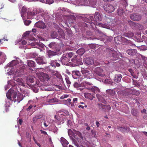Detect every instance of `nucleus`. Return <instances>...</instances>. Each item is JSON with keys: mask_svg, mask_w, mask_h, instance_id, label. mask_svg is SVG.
I'll return each instance as SVG.
<instances>
[{"mask_svg": "<svg viewBox=\"0 0 147 147\" xmlns=\"http://www.w3.org/2000/svg\"><path fill=\"white\" fill-rule=\"evenodd\" d=\"M108 53V56L110 57L111 61H114L118 59L119 56L116 51L114 50L113 49L109 48L107 50Z\"/></svg>", "mask_w": 147, "mask_h": 147, "instance_id": "1", "label": "nucleus"}, {"mask_svg": "<svg viewBox=\"0 0 147 147\" xmlns=\"http://www.w3.org/2000/svg\"><path fill=\"white\" fill-rule=\"evenodd\" d=\"M125 36H117V37H115L114 40L117 43L120 44L122 43L124 45H127L130 43V41L127 39L125 38Z\"/></svg>", "mask_w": 147, "mask_h": 147, "instance_id": "2", "label": "nucleus"}, {"mask_svg": "<svg viewBox=\"0 0 147 147\" xmlns=\"http://www.w3.org/2000/svg\"><path fill=\"white\" fill-rule=\"evenodd\" d=\"M17 92L16 90L10 89L6 94V96L7 98L11 101H13V99H16L17 96Z\"/></svg>", "mask_w": 147, "mask_h": 147, "instance_id": "3", "label": "nucleus"}, {"mask_svg": "<svg viewBox=\"0 0 147 147\" xmlns=\"http://www.w3.org/2000/svg\"><path fill=\"white\" fill-rule=\"evenodd\" d=\"M86 84L90 86L93 85L92 83L85 81L80 84L77 82H75L74 84V88H77L81 86H83L84 87L85 89H86Z\"/></svg>", "mask_w": 147, "mask_h": 147, "instance_id": "4", "label": "nucleus"}, {"mask_svg": "<svg viewBox=\"0 0 147 147\" xmlns=\"http://www.w3.org/2000/svg\"><path fill=\"white\" fill-rule=\"evenodd\" d=\"M60 61L62 64L66 65H70V62L68 63L70 61L69 58L65 55V54H64L60 58Z\"/></svg>", "mask_w": 147, "mask_h": 147, "instance_id": "5", "label": "nucleus"}, {"mask_svg": "<svg viewBox=\"0 0 147 147\" xmlns=\"http://www.w3.org/2000/svg\"><path fill=\"white\" fill-rule=\"evenodd\" d=\"M104 8V10L108 13L112 12L115 9L113 6L110 4H105Z\"/></svg>", "mask_w": 147, "mask_h": 147, "instance_id": "6", "label": "nucleus"}, {"mask_svg": "<svg viewBox=\"0 0 147 147\" xmlns=\"http://www.w3.org/2000/svg\"><path fill=\"white\" fill-rule=\"evenodd\" d=\"M95 73L98 75L103 77L105 75V73L103 69L100 67H97L94 70Z\"/></svg>", "mask_w": 147, "mask_h": 147, "instance_id": "7", "label": "nucleus"}, {"mask_svg": "<svg viewBox=\"0 0 147 147\" xmlns=\"http://www.w3.org/2000/svg\"><path fill=\"white\" fill-rule=\"evenodd\" d=\"M81 72L83 76L85 78H92V75L90 72L86 69H83L81 70Z\"/></svg>", "mask_w": 147, "mask_h": 147, "instance_id": "8", "label": "nucleus"}, {"mask_svg": "<svg viewBox=\"0 0 147 147\" xmlns=\"http://www.w3.org/2000/svg\"><path fill=\"white\" fill-rule=\"evenodd\" d=\"M88 18H85L86 22L91 24L92 23L94 25L97 24V22L94 20L92 16L89 15L88 16Z\"/></svg>", "mask_w": 147, "mask_h": 147, "instance_id": "9", "label": "nucleus"}, {"mask_svg": "<svg viewBox=\"0 0 147 147\" xmlns=\"http://www.w3.org/2000/svg\"><path fill=\"white\" fill-rule=\"evenodd\" d=\"M130 17L132 20L134 21L140 20L141 18V16L137 13H133L131 15Z\"/></svg>", "mask_w": 147, "mask_h": 147, "instance_id": "10", "label": "nucleus"}, {"mask_svg": "<svg viewBox=\"0 0 147 147\" xmlns=\"http://www.w3.org/2000/svg\"><path fill=\"white\" fill-rule=\"evenodd\" d=\"M37 63L39 64H45L47 63V61L45 57L44 56L38 57L36 59Z\"/></svg>", "mask_w": 147, "mask_h": 147, "instance_id": "11", "label": "nucleus"}, {"mask_svg": "<svg viewBox=\"0 0 147 147\" xmlns=\"http://www.w3.org/2000/svg\"><path fill=\"white\" fill-rule=\"evenodd\" d=\"M71 61L73 63H71L70 62V65L71 67L75 66L80 64L79 60L77 59L76 55L74 56V57L71 59Z\"/></svg>", "mask_w": 147, "mask_h": 147, "instance_id": "12", "label": "nucleus"}, {"mask_svg": "<svg viewBox=\"0 0 147 147\" xmlns=\"http://www.w3.org/2000/svg\"><path fill=\"white\" fill-rule=\"evenodd\" d=\"M60 62H61V61L60 60H52L50 64L52 67L55 68L56 67H59L61 66Z\"/></svg>", "mask_w": 147, "mask_h": 147, "instance_id": "13", "label": "nucleus"}, {"mask_svg": "<svg viewBox=\"0 0 147 147\" xmlns=\"http://www.w3.org/2000/svg\"><path fill=\"white\" fill-rule=\"evenodd\" d=\"M32 46H34L35 48L40 49L39 47L43 48L44 47V45L41 42H34L31 43Z\"/></svg>", "mask_w": 147, "mask_h": 147, "instance_id": "14", "label": "nucleus"}, {"mask_svg": "<svg viewBox=\"0 0 147 147\" xmlns=\"http://www.w3.org/2000/svg\"><path fill=\"white\" fill-rule=\"evenodd\" d=\"M106 92L109 96L113 98L115 97L116 93L113 90L110 89L106 90Z\"/></svg>", "mask_w": 147, "mask_h": 147, "instance_id": "15", "label": "nucleus"}, {"mask_svg": "<svg viewBox=\"0 0 147 147\" xmlns=\"http://www.w3.org/2000/svg\"><path fill=\"white\" fill-rule=\"evenodd\" d=\"M28 9L25 6H23L21 9V16L23 18L28 13Z\"/></svg>", "mask_w": 147, "mask_h": 147, "instance_id": "16", "label": "nucleus"}, {"mask_svg": "<svg viewBox=\"0 0 147 147\" xmlns=\"http://www.w3.org/2000/svg\"><path fill=\"white\" fill-rule=\"evenodd\" d=\"M35 26L36 27L42 29L46 27L45 23L41 21H38L36 22L35 24Z\"/></svg>", "mask_w": 147, "mask_h": 147, "instance_id": "17", "label": "nucleus"}, {"mask_svg": "<svg viewBox=\"0 0 147 147\" xmlns=\"http://www.w3.org/2000/svg\"><path fill=\"white\" fill-rule=\"evenodd\" d=\"M84 60L85 63L88 65H91L94 63V60L92 58H86Z\"/></svg>", "mask_w": 147, "mask_h": 147, "instance_id": "18", "label": "nucleus"}, {"mask_svg": "<svg viewBox=\"0 0 147 147\" xmlns=\"http://www.w3.org/2000/svg\"><path fill=\"white\" fill-rule=\"evenodd\" d=\"M84 94L86 98L89 99L91 100H92L94 97V95L93 94L85 93Z\"/></svg>", "mask_w": 147, "mask_h": 147, "instance_id": "19", "label": "nucleus"}, {"mask_svg": "<svg viewBox=\"0 0 147 147\" xmlns=\"http://www.w3.org/2000/svg\"><path fill=\"white\" fill-rule=\"evenodd\" d=\"M122 77L121 75L120 74H117L115 75L114 79V82L119 83L120 82L121 79Z\"/></svg>", "mask_w": 147, "mask_h": 147, "instance_id": "20", "label": "nucleus"}, {"mask_svg": "<svg viewBox=\"0 0 147 147\" xmlns=\"http://www.w3.org/2000/svg\"><path fill=\"white\" fill-rule=\"evenodd\" d=\"M126 52L130 55H134L136 54L137 50L134 49H128L127 50Z\"/></svg>", "mask_w": 147, "mask_h": 147, "instance_id": "21", "label": "nucleus"}, {"mask_svg": "<svg viewBox=\"0 0 147 147\" xmlns=\"http://www.w3.org/2000/svg\"><path fill=\"white\" fill-rule=\"evenodd\" d=\"M94 17L96 20L101 21L102 20V16L98 12H95Z\"/></svg>", "mask_w": 147, "mask_h": 147, "instance_id": "22", "label": "nucleus"}, {"mask_svg": "<svg viewBox=\"0 0 147 147\" xmlns=\"http://www.w3.org/2000/svg\"><path fill=\"white\" fill-rule=\"evenodd\" d=\"M58 32L59 34V38H65L64 33L63 30L61 28H59L58 30Z\"/></svg>", "mask_w": 147, "mask_h": 147, "instance_id": "23", "label": "nucleus"}, {"mask_svg": "<svg viewBox=\"0 0 147 147\" xmlns=\"http://www.w3.org/2000/svg\"><path fill=\"white\" fill-rule=\"evenodd\" d=\"M128 5L127 3L126 0H121L120 1L119 7H122L123 8L126 7Z\"/></svg>", "mask_w": 147, "mask_h": 147, "instance_id": "24", "label": "nucleus"}, {"mask_svg": "<svg viewBox=\"0 0 147 147\" xmlns=\"http://www.w3.org/2000/svg\"><path fill=\"white\" fill-rule=\"evenodd\" d=\"M134 36V34L132 32H128L125 33L123 35V36H125L128 38H130L133 37Z\"/></svg>", "mask_w": 147, "mask_h": 147, "instance_id": "25", "label": "nucleus"}, {"mask_svg": "<svg viewBox=\"0 0 147 147\" xmlns=\"http://www.w3.org/2000/svg\"><path fill=\"white\" fill-rule=\"evenodd\" d=\"M27 80L28 83H32L34 82L35 78L33 77L29 76L27 77Z\"/></svg>", "mask_w": 147, "mask_h": 147, "instance_id": "26", "label": "nucleus"}, {"mask_svg": "<svg viewBox=\"0 0 147 147\" xmlns=\"http://www.w3.org/2000/svg\"><path fill=\"white\" fill-rule=\"evenodd\" d=\"M18 63V61L16 60H13L11 62L9 63L8 66L9 67H12L17 65Z\"/></svg>", "mask_w": 147, "mask_h": 147, "instance_id": "27", "label": "nucleus"}, {"mask_svg": "<svg viewBox=\"0 0 147 147\" xmlns=\"http://www.w3.org/2000/svg\"><path fill=\"white\" fill-rule=\"evenodd\" d=\"M61 142L63 146L67 145L69 144L68 141L62 137L61 138Z\"/></svg>", "mask_w": 147, "mask_h": 147, "instance_id": "28", "label": "nucleus"}, {"mask_svg": "<svg viewBox=\"0 0 147 147\" xmlns=\"http://www.w3.org/2000/svg\"><path fill=\"white\" fill-rule=\"evenodd\" d=\"M28 65L30 67H36L35 62L32 60H28Z\"/></svg>", "mask_w": 147, "mask_h": 147, "instance_id": "29", "label": "nucleus"}, {"mask_svg": "<svg viewBox=\"0 0 147 147\" xmlns=\"http://www.w3.org/2000/svg\"><path fill=\"white\" fill-rule=\"evenodd\" d=\"M43 117L42 115H36L33 118V121L34 123H35L38 119L42 118Z\"/></svg>", "mask_w": 147, "mask_h": 147, "instance_id": "30", "label": "nucleus"}, {"mask_svg": "<svg viewBox=\"0 0 147 147\" xmlns=\"http://www.w3.org/2000/svg\"><path fill=\"white\" fill-rule=\"evenodd\" d=\"M86 89L88 90H91L94 92H96L97 91H99V89L96 87V86H93L92 88L89 87L87 88L86 87Z\"/></svg>", "mask_w": 147, "mask_h": 147, "instance_id": "31", "label": "nucleus"}, {"mask_svg": "<svg viewBox=\"0 0 147 147\" xmlns=\"http://www.w3.org/2000/svg\"><path fill=\"white\" fill-rule=\"evenodd\" d=\"M38 54L36 52H32L28 55V57L30 58H33L38 56Z\"/></svg>", "mask_w": 147, "mask_h": 147, "instance_id": "32", "label": "nucleus"}, {"mask_svg": "<svg viewBox=\"0 0 147 147\" xmlns=\"http://www.w3.org/2000/svg\"><path fill=\"white\" fill-rule=\"evenodd\" d=\"M35 13V12H32L31 11H28L27 14V18L28 19H31Z\"/></svg>", "mask_w": 147, "mask_h": 147, "instance_id": "33", "label": "nucleus"}, {"mask_svg": "<svg viewBox=\"0 0 147 147\" xmlns=\"http://www.w3.org/2000/svg\"><path fill=\"white\" fill-rule=\"evenodd\" d=\"M56 52L50 50H49L47 52V55L50 58L55 55H56Z\"/></svg>", "mask_w": 147, "mask_h": 147, "instance_id": "34", "label": "nucleus"}, {"mask_svg": "<svg viewBox=\"0 0 147 147\" xmlns=\"http://www.w3.org/2000/svg\"><path fill=\"white\" fill-rule=\"evenodd\" d=\"M85 52L84 49L82 48H81L78 49L76 52L77 54L80 55H82Z\"/></svg>", "mask_w": 147, "mask_h": 147, "instance_id": "35", "label": "nucleus"}, {"mask_svg": "<svg viewBox=\"0 0 147 147\" xmlns=\"http://www.w3.org/2000/svg\"><path fill=\"white\" fill-rule=\"evenodd\" d=\"M23 98V96L22 94L20 93L18 94L17 98V100L18 102H20V101L22 100Z\"/></svg>", "mask_w": 147, "mask_h": 147, "instance_id": "36", "label": "nucleus"}, {"mask_svg": "<svg viewBox=\"0 0 147 147\" xmlns=\"http://www.w3.org/2000/svg\"><path fill=\"white\" fill-rule=\"evenodd\" d=\"M123 9L122 7H119L117 13L118 15L121 16L123 14L124 12Z\"/></svg>", "mask_w": 147, "mask_h": 147, "instance_id": "37", "label": "nucleus"}, {"mask_svg": "<svg viewBox=\"0 0 147 147\" xmlns=\"http://www.w3.org/2000/svg\"><path fill=\"white\" fill-rule=\"evenodd\" d=\"M51 36L53 38H55L58 36V34L57 33L56 31H53L51 32Z\"/></svg>", "mask_w": 147, "mask_h": 147, "instance_id": "38", "label": "nucleus"}, {"mask_svg": "<svg viewBox=\"0 0 147 147\" xmlns=\"http://www.w3.org/2000/svg\"><path fill=\"white\" fill-rule=\"evenodd\" d=\"M42 77L45 81H47L50 78V77L47 74H43Z\"/></svg>", "mask_w": 147, "mask_h": 147, "instance_id": "39", "label": "nucleus"}, {"mask_svg": "<svg viewBox=\"0 0 147 147\" xmlns=\"http://www.w3.org/2000/svg\"><path fill=\"white\" fill-rule=\"evenodd\" d=\"M117 128L119 130L121 131L122 132H125L127 130L126 128L125 127H120L119 126H117Z\"/></svg>", "mask_w": 147, "mask_h": 147, "instance_id": "40", "label": "nucleus"}, {"mask_svg": "<svg viewBox=\"0 0 147 147\" xmlns=\"http://www.w3.org/2000/svg\"><path fill=\"white\" fill-rule=\"evenodd\" d=\"M112 20L111 18H106V21L107 23V24L109 26H112Z\"/></svg>", "mask_w": 147, "mask_h": 147, "instance_id": "41", "label": "nucleus"}, {"mask_svg": "<svg viewBox=\"0 0 147 147\" xmlns=\"http://www.w3.org/2000/svg\"><path fill=\"white\" fill-rule=\"evenodd\" d=\"M73 131H74V133L78 135L80 138L82 139H83V138L82 136L81 133L79 131H76L74 129H73Z\"/></svg>", "mask_w": 147, "mask_h": 147, "instance_id": "42", "label": "nucleus"}, {"mask_svg": "<svg viewBox=\"0 0 147 147\" xmlns=\"http://www.w3.org/2000/svg\"><path fill=\"white\" fill-rule=\"evenodd\" d=\"M6 56L5 55H2L1 57H0V61L2 62L0 63V64H1L4 62L5 61L6 59Z\"/></svg>", "mask_w": 147, "mask_h": 147, "instance_id": "43", "label": "nucleus"}, {"mask_svg": "<svg viewBox=\"0 0 147 147\" xmlns=\"http://www.w3.org/2000/svg\"><path fill=\"white\" fill-rule=\"evenodd\" d=\"M135 29H137L140 30H142L144 29L143 26L139 24H137V25Z\"/></svg>", "mask_w": 147, "mask_h": 147, "instance_id": "44", "label": "nucleus"}, {"mask_svg": "<svg viewBox=\"0 0 147 147\" xmlns=\"http://www.w3.org/2000/svg\"><path fill=\"white\" fill-rule=\"evenodd\" d=\"M24 70L22 68H20L19 70H18L16 73H18V76H20L21 75H22L23 73Z\"/></svg>", "mask_w": 147, "mask_h": 147, "instance_id": "45", "label": "nucleus"}, {"mask_svg": "<svg viewBox=\"0 0 147 147\" xmlns=\"http://www.w3.org/2000/svg\"><path fill=\"white\" fill-rule=\"evenodd\" d=\"M49 47L53 49H54L56 47V44L54 42L50 43L49 45Z\"/></svg>", "mask_w": 147, "mask_h": 147, "instance_id": "46", "label": "nucleus"}, {"mask_svg": "<svg viewBox=\"0 0 147 147\" xmlns=\"http://www.w3.org/2000/svg\"><path fill=\"white\" fill-rule=\"evenodd\" d=\"M52 75L57 76L58 74V72L55 70H51L49 72Z\"/></svg>", "mask_w": 147, "mask_h": 147, "instance_id": "47", "label": "nucleus"}, {"mask_svg": "<svg viewBox=\"0 0 147 147\" xmlns=\"http://www.w3.org/2000/svg\"><path fill=\"white\" fill-rule=\"evenodd\" d=\"M73 74L75 75L78 76H80L81 74L78 71L74 70L72 71Z\"/></svg>", "mask_w": 147, "mask_h": 147, "instance_id": "48", "label": "nucleus"}, {"mask_svg": "<svg viewBox=\"0 0 147 147\" xmlns=\"http://www.w3.org/2000/svg\"><path fill=\"white\" fill-rule=\"evenodd\" d=\"M129 24L130 26L131 27H132V28H134V29L136 28L137 25V24H136L134 22H133L131 21L129 22Z\"/></svg>", "mask_w": 147, "mask_h": 147, "instance_id": "49", "label": "nucleus"}, {"mask_svg": "<svg viewBox=\"0 0 147 147\" xmlns=\"http://www.w3.org/2000/svg\"><path fill=\"white\" fill-rule=\"evenodd\" d=\"M90 4L94 6L96 5V0H88Z\"/></svg>", "mask_w": 147, "mask_h": 147, "instance_id": "50", "label": "nucleus"}, {"mask_svg": "<svg viewBox=\"0 0 147 147\" xmlns=\"http://www.w3.org/2000/svg\"><path fill=\"white\" fill-rule=\"evenodd\" d=\"M58 102V99L56 98H53L49 100V102L50 103H53L54 102Z\"/></svg>", "mask_w": 147, "mask_h": 147, "instance_id": "51", "label": "nucleus"}, {"mask_svg": "<svg viewBox=\"0 0 147 147\" xmlns=\"http://www.w3.org/2000/svg\"><path fill=\"white\" fill-rule=\"evenodd\" d=\"M131 113L133 115L136 116L138 113L137 110L135 109H133L131 111Z\"/></svg>", "mask_w": 147, "mask_h": 147, "instance_id": "52", "label": "nucleus"}, {"mask_svg": "<svg viewBox=\"0 0 147 147\" xmlns=\"http://www.w3.org/2000/svg\"><path fill=\"white\" fill-rule=\"evenodd\" d=\"M136 91V90L135 89H129L128 91V92L129 94H132V95H134V92Z\"/></svg>", "mask_w": 147, "mask_h": 147, "instance_id": "53", "label": "nucleus"}, {"mask_svg": "<svg viewBox=\"0 0 147 147\" xmlns=\"http://www.w3.org/2000/svg\"><path fill=\"white\" fill-rule=\"evenodd\" d=\"M30 32L29 31H26L22 35L23 38H24L28 36Z\"/></svg>", "mask_w": 147, "mask_h": 147, "instance_id": "54", "label": "nucleus"}, {"mask_svg": "<svg viewBox=\"0 0 147 147\" xmlns=\"http://www.w3.org/2000/svg\"><path fill=\"white\" fill-rule=\"evenodd\" d=\"M139 57L142 60H143L144 61H146V57L145 56H144V55L139 54L138 55Z\"/></svg>", "mask_w": 147, "mask_h": 147, "instance_id": "55", "label": "nucleus"}, {"mask_svg": "<svg viewBox=\"0 0 147 147\" xmlns=\"http://www.w3.org/2000/svg\"><path fill=\"white\" fill-rule=\"evenodd\" d=\"M31 21L30 20H26L24 21V23L26 25L28 26L31 23Z\"/></svg>", "mask_w": 147, "mask_h": 147, "instance_id": "56", "label": "nucleus"}, {"mask_svg": "<svg viewBox=\"0 0 147 147\" xmlns=\"http://www.w3.org/2000/svg\"><path fill=\"white\" fill-rule=\"evenodd\" d=\"M65 55L67 57L69 58L73 56V53H69L68 54H65Z\"/></svg>", "mask_w": 147, "mask_h": 147, "instance_id": "57", "label": "nucleus"}, {"mask_svg": "<svg viewBox=\"0 0 147 147\" xmlns=\"http://www.w3.org/2000/svg\"><path fill=\"white\" fill-rule=\"evenodd\" d=\"M133 80V83L134 85H135L136 86H140V84L137 82L136 80Z\"/></svg>", "mask_w": 147, "mask_h": 147, "instance_id": "58", "label": "nucleus"}, {"mask_svg": "<svg viewBox=\"0 0 147 147\" xmlns=\"http://www.w3.org/2000/svg\"><path fill=\"white\" fill-rule=\"evenodd\" d=\"M45 1L46 3L50 4L53 3L54 1L53 0H46Z\"/></svg>", "mask_w": 147, "mask_h": 147, "instance_id": "59", "label": "nucleus"}, {"mask_svg": "<svg viewBox=\"0 0 147 147\" xmlns=\"http://www.w3.org/2000/svg\"><path fill=\"white\" fill-rule=\"evenodd\" d=\"M98 105L99 107V108L100 109H104L105 108V105H104L102 103H99L98 104Z\"/></svg>", "mask_w": 147, "mask_h": 147, "instance_id": "60", "label": "nucleus"}, {"mask_svg": "<svg viewBox=\"0 0 147 147\" xmlns=\"http://www.w3.org/2000/svg\"><path fill=\"white\" fill-rule=\"evenodd\" d=\"M105 108H106V109L107 111H109L111 110V107L110 105H107L105 106Z\"/></svg>", "mask_w": 147, "mask_h": 147, "instance_id": "61", "label": "nucleus"}, {"mask_svg": "<svg viewBox=\"0 0 147 147\" xmlns=\"http://www.w3.org/2000/svg\"><path fill=\"white\" fill-rule=\"evenodd\" d=\"M65 80H66V82H67V86H68V87L69 86H70V84L71 83V82H70V81H69V80L67 79V78H66L65 79Z\"/></svg>", "mask_w": 147, "mask_h": 147, "instance_id": "62", "label": "nucleus"}, {"mask_svg": "<svg viewBox=\"0 0 147 147\" xmlns=\"http://www.w3.org/2000/svg\"><path fill=\"white\" fill-rule=\"evenodd\" d=\"M40 131L41 132V134H43L45 135H48L46 131H43L42 130H40Z\"/></svg>", "mask_w": 147, "mask_h": 147, "instance_id": "63", "label": "nucleus"}, {"mask_svg": "<svg viewBox=\"0 0 147 147\" xmlns=\"http://www.w3.org/2000/svg\"><path fill=\"white\" fill-rule=\"evenodd\" d=\"M54 85L56 87L58 88L59 89H61L62 88V86L61 85H57V84H54Z\"/></svg>", "mask_w": 147, "mask_h": 147, "instance_id": "64", "label": "nucleus"}]
</instances>
